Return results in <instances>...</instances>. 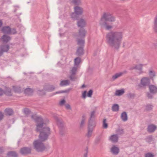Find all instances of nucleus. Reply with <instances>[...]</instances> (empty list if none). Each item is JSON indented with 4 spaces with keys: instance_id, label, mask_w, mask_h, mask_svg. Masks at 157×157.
Instances as JSON below:
<instances>
[{
    "instance_id": "47",
    "label": "nucleus",
    "mask_w": 157,
    "mask_h": 157,
    "mask_svg": "<svg viewBox=\"0 0 157 157\" xmlns=\"http://www.w3.org/2000/svg\"><path fill=\"white\" fill-rule=\"evenodd\" d=\"M136 94L134 93H129L128 95L127 96L128 98H134L136 96Z\"/></svg>"
},
{
    "instance_id": "40",
    "label": "nucleus",
    "mask_w": 157,
    "mask_h": 157,
    "mask_svg": "<svg viewBox=\"0 0 157 157\" xmlns=\"http://www.w3.org/2000/svg\"><path fill=\"white\" fill-rule=\"evenodd\" d=\"M71 90V88H69L68 89H67V90H61V91H57V92H56L55 93V94H60V93H68Z\"/></svg>"
},
{
    "instance_id": "18",
    "label": "nucleus",
    "mask_w": 157,
    "mask_h": 157,
    "mask_svg": "<svg viewBox=\"0 0 157 157\" xmlns=\"http://www.w3.org/2000/svg\"><path fill=\"white\" fill-rule=\"evenodd\" d=\"M118 138L119 136H117V135L114 134L111 135L109 137V140L112 142L114 143H116L117 142Z\"/></svg>"
},
{
    "instance_id": "39",
    "label": "nucleus",
    "mask_w": 157,
    "mask_h": 157,
    "mask_svg": "<svg viewBox=\"0 0 157 157\" xmlns=\"http://www.w3.org/2000/svg\"><path fill=\"white\" fill-rule=\"evenodd\" d=\"M123 74V73L120 72L117 73L112 76V79L113 80H114L118 77L121 76Z\"/></svg>"
},
{
    "instance_id": "27",
    "label": "nucleus",
    "mask_w": 157,
    "mask_h": 157,
    "mask_svg": "<svg viewBox=\"0 0 157 157\" xmlns=\"http://www.w3.org/2000/svg\"><path fill=\"white\" fill-rule=\"evenodd\" d=\"M70 83V82L68 80H63L60 82L59 85L61 86H63L69 85Z\"/></svg>"
},
{
    "instance_id": "20",
    "label": "nucleus",
    "mask_w": 157,
    "mask_h": 157,
    "mask_svg": "<svg viewBox=\"0 0 157 157\" xmlns=\"http://www.w3.org/2000/svg\"><path fill=\"white\" fill-rule=\"evenodd\" d=\"M5 114L7 116H12L13 114V110L10 108H6L5 110Z\"/></svg>"
},
{
    "instance_id": "8",
    "label": "nucleus",
    "mask_w": 157,
    "mask_h": 157,
    "mask_svg": "<svg viewBox=\"0 0 157 157\" xmlns=\"http://www.w3.org/2000/svg\"><path fill=\"white\" fill-rule=\"evenodd\" d=\"M31 149L30 147H24L21 148L20 152L23 155H26L31 153Z\"/></svg>"
},
{
    "instance_id": "23",
    "label": "nucleus",
    "mask_w": 157,
    "mask_h": 157,
    "mask_svg": "<svg viewBox=\"0 0 157 157\" xmlns=\"http://www.w3.org/2000/svg\"><path fill=\"white\" fill-rule=\"evenodd\" d=\"M70 16L71 18L74 21L77 20L79 19V15L77 14L75 12L71 13Z\"/></svg>"
},
{
    "instance_id": "36",
    "label": "nucleus",
    "mask_w": 157,
    "mask_h": 157,
    "mask_svg": "<svg viewBox=\"0 0 157 157\" xmlns=\"http://www.w3.org/2000/svg\"><path fill=\"white\" fill-rule=\"evenodd\" d=\"M77 71V67H73L70 70V73L73 75H76Z\"/></svg>"
},
{
    "instance_id": "38",
    "label": "nucleus",
    "mask_w": 157,
    "mask_h": 157,
    "mask_svg": "<svg viewBox=\"0 0 157 157\" xmlns=\"http://www.w3.org/2000/svg\"><path fill=\"white\" fill-rule=\"evenodd\" d=\"M81 61V58L79 57H77L75 59V65L78 66Z\"/></svg>"
},
{
    "instance_id": "58",
    "label": "nucleus",
    "mask_w": 157,
    "mask_h": 157,
    "mask_svg": "<svg viewBox=\"0 0 157 157\" xmlns=\"http://www.w3.org/2000/svg\"><path fill=\"white\" fill-rule=\"evenodd\" d=\"M60 134L62 135L63 136L64 135V131L62 129L60 128Z\"/></svg>"
},
{
    "instance_id": "62",
    "label": "nucleus",
    "mask_w": 157,
    "mask_h": 157,
    "mask_svg": "<svg viewBox=\"0 0 157 157\" xmlns=\"http://www.w3.org/2000/svg\"><path fill=\"white\" fill-rule=\"evenodd\" d=\"M3 52L0 49V56L2 55L3 53Z\"/></svg>"
},
{
    "instance_id": "55",
    "label": "nucleus",
    "mask_w": 157,
    "mask_h": 157,
    "mask_svg": "<svg viewBox=\"0 0 157 157\" xmlns=\"http://www.w3.org/2000/svg\"><path fill=\"white\" fill-rule=\"evenodd\" d=\"M53 117L55 120L56 121L60 119L59 118L57 115L56 114H54L53 115Z\"/></svg>"
},
{
    "instance_id": "15",
    "label": "nucleus",
    "mask_w": 157,
    "mask_h": 157,
    "mask_svg": "<svg viewBox=\"0 0 157 157\" xmlns=\"http://www.w3.org/2000/svg\"><path fill=\"white\" fill-rule=\"evenodd\" d=\"M157 128L156 125L153 124H151L148 126L147 128V131L150 133L154 132Z\"/></svg>"
},
{
    "instance_id": "7",
    "label": "nucleus",
    "mask_w": 157,
    "mask_h": 157,
    "mask_svg": "<svg viewBox=\"0 0 157 157\" xmlns=\"http://www.w3.org/2000/svg\"><path fill=\"white\" fill-rule=\"evenodd\" d=\"M150 79L149 78L143 77L142 78L140 83L138 85L139 88H145L146 86H150Z\"/></svg>"
},
{
    "instance_id": "10",
    "label": "nucleus",
    "mask_w": 157,
    "mask_h": 157,
    "mask_svg": "<svg viewBox=\"0 0 157 157\" xmlns=\"http://www.w3.org/2000/svg\"><path fill=\"white\" fill-rule=\"evenodd\" d=\"M86 31L84 28H80L79 30L78 34L76 35V36L78 38H84L86 36Z\"/></svg>"
},
{
    "instance_id": "22",
    "label": "nucleus",
    "mask_w": 157,
    "mask_h": 157,
    "mask_svg": "<svg viewBox=\"0 0 157 157\" xmlns=\"http://www.w3.org/2000/svg\"><path fill=\"white\" fill-rule=\"evenodd\" d=\"M153 29L154 32L157 33V14L154 18Z\"/></svg>"
},
{
    "instance_id": "64",
    "label": "nucleus",
    "mask_w": 157,
    "mask_h": 157,
    "mask_svg": "<svg viewBox=\"0 0 157 157\" xmlns=\"http://www.w3.org/2000/svg\"><path fill=\"white\" fill-rule=\"evenodd\" d=\"M85 87V85L84 84H83L82 85V88H83L84 87Z\"/></svg>"
},
{
    "instance_id": "1",
    "label": "nucleus",
    "mask_w": 157,
    "mask_h": 157,
    "mask_svg": "<svg viewBox=\"0 0 157 157\" xmlns=\"http://www.w3.org/2000/svg\"><path fill=\"white\" fill-rule=\"evenodd\" d=\"M50 134V129L49 128H44L40 132L39 136V139L34 140L33 143V148L37 152H41L46 149L43 142L48 140Z\"/></svg>"
},
{
    "instance_id": "46",
    "label": "nucleus",
    "mask_w": 157,
    "mask_h": 157,
    "mask_svg": "<svg viewBox=\"0 0 157 157\" xmlns=\"http://www.w3.org/2000/svg\"><path fill=\"white\" fill-rule=\"evenodd\" d=\"M75 75H73L70 74V75L69 76V78L71 81H74L75 79H76V77L75 76Z\"/></svg>"
},
{
    "instance_id": "32",
    "label": "nucleus",
    "mask_w": 157,
    "mask_h": 157,
    "mask_svg": "<svg viewBox=\"0 0 157 157\" xmlns=\"http://www.w3.org/2000/svg\"><path fill=\"white\" fill-rule=\"evenodd\" d=\"M86 116L83 115L82 116V120L80 124V128H83L84 124H85Z\"/></svg>"
},
{
    "instance_id": "63",
    "label": "nucleus",
    "mask_w": 157,
    "mask_h": 157,
    "mask_svg": "<svg viewBox=\"0 0 157 157\" xmlns=\"http://www.w3.org/2000/svg\"><path fill=\"white\" fill-rule=\"evenodd\" d=\"M125 44L126 43L125 42H123V48H124L125 47Z\"/></svg>"
},
{
    "instance_id": "13",
    "label": "nucleus",
    "mask_w": 157,
    "mask_h": 157,
    "mask_svg": "<svg viewBox=\"0 0 157 157\" xmlns=\"http://www.w3.org/2000/svg\"><path fill=\"white\" fill-rule=\"evenodd\" d=\"M77 25L80 28H83L86 25V23L85 20L82 18L78 20L77 21Z\"/></svg>"
},
{
    "instance_id": "45",
    "label": "nucleus",
    "mask_w": 157,
    "mask_h": 157,
    "mask_svg": "<svg viewBox=\"0 0 157 157\" xmlns=\"http://www.w3.org/2000/svg\"><path fill=\"white\" fill-rule=\"evenodd\" d=\"M153 107L152 105L147 104L145 106V109L147 111H150L152 109Z\"/></svg>"
},
{
    "instance_id": "44",
    "label": "nucleus",
    "mask_w": 157,
    "mask_h": 157,
    "mask_svg": "<svg viewBox=\"0 0 157 157\" xmlns=\"http://www.w3.org/2000/svg\"><path fill=\"white\" fill-rule=\"evenodd\" d=\"M106 119H104L103 121V128H108V124L106 123Z\"/></svg>"
},
{
    "instance_id": "9",
    "label": "nucleus",
    "mask_w": 157,
    "mask_h": 157,
    "mask_svg": "<svg viewBox=\"0 0 157 157\" xmlns=\"http://www.w3.org/2000/svg\"><path fill=\"white\" fill-rule=\"evenodd\" d=\"M44 89L46 91L52 92L55 90V87L53 85H50L49 84H46L44 86Z\"/></svg>"
},
{
    "instance_id": "60",
    "label": "nucleus",
    "mask_w": 157,
    "mask_h": 157,
    "mask_svg": "<svg viewBox=\"0 0 157 157\" xmlns=\"http://www.w3.org/2000/svg\"><path fill=\"white\" fill-rule=\"evenodd\" d=\"M4 91L0 88V96H2L4 94Z\"/></svg>"
},
{
    "instance_id": "4",
    "label": "nucleus",
    "mask_w": 157,
    "mask_h": 157,
    "mask_svg": "<svg viewBox=\"0 0 157 157\" xmlns=\"http://www.w3.org/2000/svg\"><path fill=\"white\" fill-rule=\"evenodd\" d=\"M32 119L34 120L37 123L36 125V130L37 132H40L44 128H48V127H43L44 124V120L41 117L37 116L36 114L32 115L31 116Z\"/></svg>"
},
{
    "instance_id": "6",
    "label": "nucleus",
    "mask_w": 157,
    "mask_h": 157,
    "mask_svg": "<svg viewBox=\"0 0 157 157\" xmlns=\"http://www.w3.org/2000/svg\"><path fill=\"white\" fill-rule=\"evenodd\" d=\"M149 92H147V96L148 99H152L153 95L157 93V86L154 85H150L148 87Z\"/></svg>"
},
{
    "instance_id": "41",
    "label": "nucleus",
    "mask_w": 157,
    "mask_h": 157,
    "mask_svg": "<svg viewBox=\"0 0 157 157\" xmlns=\"http://www.w3.org/2000/svg\"><path fill=\"white\" fill-rule=\"evenodd\" d=\"M146 142L148 143H150L152 142L153 141V137L152 136L150 135L147 136L146 138Z\"/></svg>"
},
{
    "instance_id": "57",
    "label": "nucleus",
    "mask_w": 157,
    "mask_h": 157,
    "mask_svg": "<svg viewBox=\"0 0 157 157\" xmlns=\"http://www.w3.org/2000/svg\"><path fill=\"white\" fill-rule=\"evenodd\" d=\"M4 152L3 147H0V154H2Z\"/></svg>"
},
{
    "instance_id": "3",
    "label": "nucleus",
    "mask_w": 157,
    "mask_h": 157,
    "mask_svg": "<svg viewBox=\"0 0 157 157\" xmlns=\"http://www.w3.org/2000/svg\"><path fill=\"white\" fill-rule=\"evenodd\" d=\"M95 111L93 110L90 113V117L89 119L88 126V132L86 136L88 137L91 136L93 129L96 125L94 121Z\"/></svg>"
},
{
    "instance_id": "12",
    "label": "nucleus",
    "mask_w": 157,
    "mask_h": 157,
    "mask_svg": "<svg viewBox=\"0 0 157 157\" xmlns=\"http://www.w3.org/2000/svg\"><path fill=\"white\" fill-rule=\"evenodd\" d=\"M11 28L8 26H5L2 27L1 31L2 32L5 34L10 35V34Z\"/></svg>"
},
{
    "instance_id": "14",
    "label": "nucleus",
    "mask_w": 157,
    "mask_h": 157,
    "mask_svg": "<svg viewBox=\"0 0 157 157\" xmlns=\"http://www.w3.org/2000/svg\"><path fill=\"white\" fill-rule=\"evenodd\" d=\"M74 11L77 14L80 16L81 15L83 12V9L78 6H76L74 7Z\"/></svg>"
},
{
    "instance_id": "37",
    "label": "nucleus",
    "mask_w": 157,
    "mask_h": 157,
    "mask_svg": "<svg viewBox=\"0 0 157 157\" xmlns=\"http://www.w3.org/2000/svg\"><path fill=\"white\" fill-rule=\"evenodd\" d=\"M77 44L79 45H83L85 43V41L82 39L77 38Z\"/></svg>"
},
{
    "instance_id": "35",
    "label": "nucleus",
    "mask_w": 157,
    "mask_h": 157,
    "mask_svg": "<svg viewBox=\"0 0 157 157\" xmlns=\"http://www.w3.org/2000/svg\"><path fill=\"white\" fill-rule=\"evenodd\" d=\"M13 88L14 91L16 93H20L21 92V89L20 87L17 86H13Z\"/></svg>"
},
{
    "instance_id": "2",
    "label": "nucleus",
    "mask_w": 157,
    "mask_h": 157,
    "mask_svg": "<svg viewBox=\"0 0 157 157\" xmlns=\"http://www.w3.org/2000/svg\"><path fill=\"white\" fill-rule=\"evenodd\" d=\"M123 36L121 32H109L106 36V43L110 47L118 50L120 48Z\"/></svg>"
},
{
    "instance_id": "52",
    "label": "nucleus",
    "mask_w": 157,
    "mask_h": 157,
    "mask_svg": "<svg viewBox=\"0 0 157 157\" xmlns=\"http://www.w3.org/2000/svg\"><path fill=\"white\" fill-rule=\"evenodd\" d=\"M101 136H99L98 137H97L95 141V142L96 144H98L99 142H100L101 139Z\"/></svg>"
},
{
    "instance_id": "42",
    "label": "nucleus",
    "mask_w": 157,
    "mask_h": 157,
    "mask_svg": "<svg viewBox=\"0 0 157 157\" xmlns=\"http://www.w3.org/2000/svg\"><path fill=\"white\" fill-rule=\"evenodd\" d=\"M37 93L40 95H44L46 94L45 90H38L37 91Z\"/></svg>"
},
{
    "instance_id": "49",
    "label": "nucleus",
    "mask_w": 157,
    "mask_h": 157,
    "mask_svg": "<svg viewBox=\"0 0 157 157\" xmlns=\"http://www.w3.org/2000/svg\"><path fill=\"white\" fill-rule=\"evenodd\" d=\"M72 2L75 5H78L81 3L80 0H73Z\"/></svg>"
},
{
    "instance_id": "48",
    "label": "nucleus",
    "mask_w": 157,
    "mask_h": 157,
    "mask_svg": "<svg viewBox=\"0 0 157 157\" xmlns=\"http://www.w3.org/2000/svg\"><path fill=\"white\" fill-rule=\"evenodd\" d=\"M93 90L91 89H90L87 93V95L88 97H91L93 94Z\"/></svg>"
},
{
    "instance_id": "19",
    "label": "nucleus",
    "mask_w": 157,
    "mask_h": 157,
    "mask_svg": "<svg viewBox=\"0 0 157 157\" xmlns=\"http://www.w3.org/2000/svg\"><path fill=\"white\" fill-rule=\"evenodd\" d=\"M143 65L142 64H139L138 65H136L134 67H133L130 68V70H133V69H137L139 71H140V74L142 73H143V71H142V67Z\"/></svg>"
},
{
    "instance_id": "50",
    "label": "nucleus",
    "mask_w": 157,
    "mask_h": 157,
    "mask_svg": "<svg viewBox=\"0 0 157 157\" xmlns=\"http://www.w3.org/2000/svg\"><path fill=\"white\" fill-rule=\"evenodd\" d=\"M10 33V34H15L17 33V32L15 28H13L12 29L11 28Z\"/></svg>"
},
{
    "instance_id": "43",
    "label": "nucleus",
    "mask_w": 157,
    "mask_h": 157,
    "mask_svg": "<svg viewBox=\"0 0 157 157\" xmlns=\"http://www.w3.org/2000/svg\"><path fill=\"white\" fill-rule=\"evenodd\" d=\"M31 112V111L28 108H25L24 109V113L27 116L29 115L30 113Z\"/></svg>"
},
{
    "instance_id": "51",
    "label": "nucleus",
    "mask_w": 157,
    "mask_h": 157,
    "mask_svg": "<svg viewBox=\"0 0 157 157\" xmlns=\"http://www.w3.org/2000/svg\"><path fill=\"white\" fill-rule=\"evenodd\" d=\"M84 157H87V155L88 152V148L87 147H86V148L84 150Z\"/></svg>"
},
{
    "instance_id": "11",
    "label": "nucleus",
    "mask_w": 157,
    "mask_h": 157,
    "mask_svg": "<svg viewBox=\"0 0 157 157\" xmlns=\"http://www.w3.org/2000/svg\"><path fill=\"white\" fill-rule=\"evenodd\" d=\"M11 40V37L9 36L6 34L3 35L1 38L0 41L3 43H7Z\"/></svg>"
},
{
    "instance_id": "31",
    "label": "nucleus",
    "mask_w": 157,
    "mask_h": 157,
    "mask_svg": "<svg viewBox=\"0 0 157 157\" xmlns=\"http://www.w3.org/2000/svg\"><path fill=\"white\" fill-rule=\"evenodd\" d=\"M33 92V89L31 88H28L25 89L24 93L28 95H31Z\"/></svg>"
},
{
    "instance_id": "61",
    "label": "nucleus",
    "mask_w": 157,
    "mask_h": 157,
    "mask_svg": "<svg viewBox=\"0 0 157 157\" xmlns=\"http://www.w3.org/2000/svg\"><path fill=\"white\" fill-rule=\"evenodd\" d=\"M66 107L67 109H71V107L70 106V105L68 104H67L66 105Z\"/></svg>"
},
{
    "instance_id": "30",
    "label": "nucleus",
    "mask_w": 157,
    "mask_h": 157,
    "mask_svg": "<svg viewBox=\"0 0 157 157\" xmlns=\"http://www.w3.org/2000/svg\"><path fill=\"white\" fill-rule=\"evenodd\" d=\"M112 110L113 112H117L119 110V106L117 104H113L112 107Z\"/></svg>"
},
{
    "instance_id": "29",
    "label": "nucleus",
    "mask_w": 157,
    "mask_h": 157,
    "mask_svg": "<svg viewBox=\"0 0 157 157\" xmlns=\"http://www.w3.org/2000/svg\"><path fill=\"white\" fill-rule=\"evenodd\" d=\"M121 118L123 121H126L128 119V117L127 113L126 112H123L121 114Z\"/></svg>"
},
{
    "instance_id": "53",
    "label": "nucleus",
    "mask_w": 157,
    "mask_h": 157,
    "mask_svg": "<svg viewBox=\"0 0 157 157\" xmlns=\"http://www.w3.org/2000/svg\"><path fill=\"white\" fill-rule=\"evenodd\" d=\"M145 157H154V155L151 153H148L145 154Z\"/></svg>"
},
{
    "instance_id": "56",
    "label": "nucleus",
    "mask_w": 157,
    "mask_h": 157,
    "mask_svg": "<svg viewBox=\"0 0 157 157\" xmlns=\"http://www.w3.org/2000/svg\"><path fill=\"white\" fill-rule=\"evenodd\" d=\"M3 114L0 111V121L2 120L3 119Z\"/></svg>"
},
{
    "instance_id": "21",
    "label": "nucleus",
    "mask_w": 157,
    "mask_h": 157,
    "mask_svg": "<svg viewBox=\"0 0 157 157\" xmlns=\"http://www.w3.org/2000/svg\"><path fill=\"white\" fill-rule=\"evenodd\" d=\"M100 24L101 26H105V29L107 30H109L113 28L112 26L108 25L107 23L105 21L104 22H100Z\"/></svg>"
},
{
    "instance_id": "25",
    "label": "nucleus",
    "mask_w": 157,
    "mask_h": 157,
    "mask_svg": "<svg viewBox=\"0 0 157 157\" xmlns=\"http://www.w3.org/2000/svg\"><path fill=\"white\" fill-rule=\"evenodd\" d=\"M56 122L59 127L60 128L63 129L64 126V123L62 119H59Z\"/></svg>"
},
{
    "instance_id": "24",
    "label": "nucleus",
    "mask_w": 157,
    "mask_h": 157,
    "mask_svg": "<svg viewBox=\"0 0 157 157\" xmlns=\"http://www.w3.org/2000/svg\"><path fill=\"white\" fill-rule=\"evenodd\" d=\"M148 73L150 77L149 78L150 79H151L153 82L154 81L153 78L155 76V72L153 70H150L149 71Z\"/></svg>"
},
{
    "instance_id": "59",
    "label": "nucleus",
    "mask_w": 157,
    "mask_h": 157,
    "mask_svg": "<svg viewBox=\"0 0 157 157\" xmlns=\"http://www.w3.org/2000/svg\"><path fill=\"white\" fill-rule=\"evenodd\" d=\"M65 102V101L64 99L62 100L60 102L59 104L60 105H62L64 104Z\"/></svg>"
},
{
    "instance_id": "54",
    "label": "nucleus",
    "mask_w": 157,
    "mask_h": 157,
    "mask_svg": "<svg viewBox=\"0 0 157 157\" xmlns=\"http://www.w3.org/2000/svg\"><path fill=\"white\" fill-rule=\"evenodd\" d=\"M87 92L86 91H84L82 94V98L85 99L86 97Z\"/></svg>"
},
{
    "instance_id": "5",
    "label": "nucleus",
    "mask_w": 157,
    "mask_h": 157,
    "mask_svg": "<svg viewBox=\"0 0 157 157\" xmlns=\"http://www.w3.org/2000/svg\"><path fill=\"white\" fill-rule=\"evenodd\" d=\"M115 21V17L109 13H104L101 17L100 22H104L109 21L114 22Z\"/></svg>"
},
{
    "instance_id": "16",
    "label": "nucleus",
    "mask_w": 157,
    "mask_h": 157,
    "mask_svg": "<svg viewBox=\"0 0 157 157\" xmlns=\"http://www.w3.org/2000/svg\"><path fill=\"white\" fill-rule=\"evenodd\" d=\"M0 48L4 52H7L10 49V46L8 44H2L0 46Z\"/></svg>"
},
{
    "instance_id": "34",
    "label": "nucleus",
    "mask_w": 157,
    "mask_h": 157,
    "mask_svg": "<svg viewBox=\"0 0 157 157\" xmlns=\"http://www.w3.org/2000/svg\"><path fill=\"white\" fill-rule=\"evenodd\" d=\"M124 92L123 89H121L120 90H117L116 91L115 95L117 96H120L122 95Z\"/></svg>"
},
{
    "instance_id": "33",
    "label": "nucleus",
    "mask_w": 157,
    "mask_h": 157,
    "mask_svg": "<svg viewBox=\"0 0 157 157\" xmlns=\"http://www.w3.org/2000/svg\"><path fill=\"white\" fill-rule=\"evenodd\" d=\"M116 132L117 134L116 135H117L118 136L123 135L124 133V129H122L119 128L116 130Z\"/></svg>"
},
{
    "instance_id": "17",
    "label": "nucleus",
    "mask_w": 157,
    "mask_h": 157,
    "mask_svg": "<svg viewBox=\"0 0 157 157\" xmlns=\"http://www.w3.org/2000/svg\"><path fill=\"white\" fill-rule=\"evenodd\" d=\"M76 53L78 56H81L84 53L83 48L82 46L79 47L77 49Z\"/></svg>"
},
{
    "instance_id": "26",
    "label": "nucleus",
    "mask_w": 157,
    "mask_h": 157,
    "mask_svg": "<svg viewBox=\"0 0 157 157\" xmlns=\"http://www.w3.org/2000/svg\"><path fill=\"white\" fill-rule=\"evenodd\" d=\"M4 92V94L8 96H10L12 95L11 89L9 87H6Z\"/></svg>"
},
{
    "instance_id": "28",
    "label": "nucleus",
    "mask_w": 157,
    "mask_h": 157,
    "mask_svg": "<svg viewBox=\"0 0 157 157\" xmlns=\"http://www.w3.org/2000/svg\"><path fill=\"white\" fill-rule=\"evenodd\" d=\"M111 151L115 155L118 154L119 152V149L117 147L114 146L111 148Z\"/></svg>"
}]
</instances>
